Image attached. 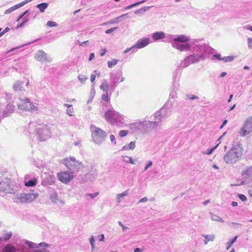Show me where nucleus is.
Here are the masks:
<instances>
[{
	"instance_id": "obj_35",
	"label": "nucleus",
	"mask_w": 252,
	"mask_h": 252,
	"mask_svg": "<svg viewBox=\"0 0 252 252\" xmlns=\"http://www.w3.org/2000/svg\"><path fill=\"white\" fill-rule=\"evenodd\" d=\"M146 1V0H142V1H139V2H136V3H134L132 4H131L129 6H127L126 7H125V10H128V9H130V8H132V7H134L140 4H141V3H143L144 2H145Z\"/></svg>"
},
{
	"instance_id": "obj_51",
	"label": "nucleus",
	"mask_w": 252,
	"mask_h": 252,
	"mask_svg": "<svg viewBox=\"0 0 252 252\" xmlns=\"http://www.w3.org/2000/svg\"><path fill=\"white\" fill-rule=\"evenodd\" d=\"M248 47L250 49H252V38H249L248 39Z\"/></svg>"
},
{
	"instance_id": "obj_50",
	"label": "nucleus",
	"mask_w": 252,
	"mask_h": 252,
	"mask_svg": "<svg viewBox=\"0 0 252 252\" xmlns=\"http://www.w3.org/2000/svg\"><path fill=\"white\" fill-rule=\"evenodd\" d=\"M101 98L104 101H107L108 100V92L104 93L101 96Z\"/></svg>"
},
{
	"instance_id": "obj_3",
	"label": "nucleus",
	"mask_w": 252,
	"mask_h": 252,
	"mask_svg": "<svg viewBox=\"0 0 252 252\" xmlns=\"http://www.w3.org/2000/svg\"><path fill=\"white\" fill-rule=\"evenodd\" d=\"M242 155V148L239 145H235L225 153L223 160L227 164H234L241 159Z\"/></svg>"
},
{
	"instance_id": "obj_22",
	"label": "nucleus",
	"mask_w": 252,
	"mask_h": 252,
	"mask_svg": "<svg viewBox=\"0 0 252 252\" xmlns=\"http://www.w3.org/2000/svg\"><path fill=\"white\" fill-rule=\"evenodd\" d=\"M128 13L124 14L120 16H119L111 21L108 22L109 24H114L118 23L119 21H121L123 20V18H127Z\"/></svg>"
},
{
	"instance_id": "obj_53",
	"label": "nucleus",
	"mask_w": 252,
	"mask_h": 252,
	"mask_svg": "<svg viewBox=\"0 0 252 252\" xmlns=\"http://www.w3.org/2000/svg\"><path fill=\"white\" fill-rule=\"evenodd\" d=\"M188 97L190 99H191V100H193V99H198L199 97L197 96V95H188Z\"/></svg>"
},
{
	"instance_id": "obj_7",
	"label": "nucleus",
	"mask_w": 252,
	"mask_h": 252,
	"mask_svg": "<svg viewBox=\"0 0 252 252\" xmlns=\"http://www.w3.org/2000/svg\"><path fill=\"white\" fill-rule=\"evenodd\" d=\"M13 201L17 203H28L35 200L38 196L37 193H15Z\"/></svg>"
},
{
	"instance_id": "obj_32",
	"label": "nucleus",
	"mask_w": 252,
	"mask_h": 252,
	"mask_svg": "<svg viewBox=\"0 0 252 252\" xmlns=\"http://www.w3.org/2000/svg\"><path fill=\"white\" fill-rule=\"evenodd\" d=\"M210 214L212 220L220 222H223V220L220 217L218 216L217 215H214L212 213H210Z\"/></svg>"
},
{
	"instance_id": "obj_40",
	"label": "nucleus",
	"mask_w": 252,
	"mask_h": 252,
	"mask_svg": "<svg viewBox=\"0 0 252 252\" xmlns=\"http://www.w3.org/2000/svg\"><path fill=\"white\" fill-rule=\"evenodd\" d=\"M233 56H227L222 58V60L224 62H231L234 60Z\"/></svg>"
},
{
	"instance_id": "obj_15",
	"label": "nucleus",
	"mask_w": 252,
	"mask_h": 252,
	"mask_svg": "<svg viewBox=\"0 0 252 252\" xmlns=\"http://www.w3.org/2000/svg\"><path fill=\"white\" fill-rule=\"evenodd\" d=\"M121 77V73L117 72L116 73L111 72L110 73V90L114 91L120 83L119 81Z\"/></svg>"
},
{
	"instance_id": "obj_11",
	"label": "nucleus",
	"mask_w": 252,
	"mask_h": 252,
	"mask_svg": "<svg viewBox=\"0 0 252 252\" xmlns=\"http://www.w3.org/2000/svg\"><path fill=\"white\" fill-rule=\"evenodd\" d=\"M170 105L169 104L164 105L158 111H157L155 114V119L158 121V123L159 122L163 121L166 117L169 116L171 114V111L170 109Z\"/></svg>"
},
{
	"instance_id": "obj_44",
	"label": "nucleus",
	"mask_w": 252,
	"mask_h": 252,
	"mask_svg": "<svg viewBox=\"0 0 252 252\" xmlns=\"http://www.w3.org/2000/svg\"><path fill=\"white\" fill-rule=\"evenodd\" d=\"M218 145V144L217 145H216L215 147H214V148H212L210 149H208L207 150V151L206 152L205 154L208 155H211L213 153V152L214 151V150L217 148Z\"/></svg>"
},
{
	"instance_id": "obj_59",
	"label": "nucleus",
	"mask_w": 252,
	"mask_h": 252,
	"mask_svg": "<svg viewBox=\"0 0 252 252\" xmlns=\"http://www.w3.org/2000/svg\"><path fill=\"white\" fill-rule=\"evenodd\" d=\"M95 78V75L94 74H92L90 76V79L92 83H93L94 81Z\"/></svg>"
},
{
	"instance_id": "obj_1",
	"label": "nucleus",
	"mask_w": 252,
	"mask_h": 252,
	"mask_svg": "<svg viewBox=\"0 0 252 252\" xmlns=\"http://www.w3.org/2000/svg\"><path fill=\"white\" fill-rule=\"evenodd\" d=\"M189 37L181 34L174 38L172 43V46L181 51L189 50L192 54L187 57L178 66L177 70H179L189 66L191 63H197L200 61L209 58L214 49L206 44H202L200 40L194 39L188 43L182 44L189 41Z\"/></svg>"
},
{
	"instance_id": "obj_26",
	"label": "nucleus",
	"mask_w": 252,
	"mask_h": 252,
	"mask_svg": "<svg viewBox=\"0 0 252 252\" xmlns=\"http://www.w3.org/2000/svg\"><path fill=\"white\" fill-rule=\"evenodd\" d=\"M202 236L205 238L204 244L207 245L209 241H213L215 239L214 235H202Z\"/></svg>"
},
{
	"instance_id": "obj_13",
	"label": "nucleus",
	"mask_w": 252,
	"mask_h": 252,
	"mask_svg": "<svg viewBox=\"0 0 252 252\" xmlns=\"http://www.w3.org/2000/svg\"><path fill=\"white\" fill-rule=\"evenodd\" d=\"M20 102L17 104L19 109L25 111H33L37 109V107L30 101L28 98H20Z\"/></svg>"
},
{
	"instance_id": "obj_64",
	"label": "nucleus",
	"mask_w": 252,
	"mask_h": 252,
	"mask_svg": "<svg viewBox=\"0 0 252 252\" xmlns=\"http://www.w3.org/2000/svg\"><path fill=\"white\" fill-rule=\"evenodd\" d=\"M134 252H142V250L140 248H137L134 249Z\"/></svg>"
},
{
	"instance_id": "obj_5",
	"label": "nucleus",
	"mask_w": 252,
	"mask_h": 252,
	"mask_svg": "<svg viewBox=\"0 0 252 252\" xmlns=\"http://www.w3.org/2000/svg\"><path fill=\"white\" fill-rule=\"evenodd\" d=\"M91 136L93 141L99 145L103 143L107 137V133L99 127L92 125L90 126Z\"/></svg>"
},
{
	"instance_id": "obj_16",
	"label": "nucleus",
	"mask_w": 252,
	"mask_h": 252,
	"mask_svg": "<svg viewBox=\"0 0 252 252\" xmlns=\"http://www.w3.org/2000/svg\"><path fill=\"white\" fill-rule=\"evenodd\" d=\"M242 175L245 179L243 183L244 184L245 182H247V180H250L249 181V186L252 187V166L246 167L242 172Z\"/></svg>"
},
{
	"instance_id": "obj_52",
	"label": "nucleus",
	"mask_w": 252,
	"mask_h": 252,
	"mask_svg": "<svg viewBox=\"0 0 252 252\" xmlns=\"http://www.w3.org/2000/svg\"><path fill=\"white\" fill-rule=\"evenodd\" d=\"M110 139L112 143L114 144L116 143V140L115 137L114 135H111L110 136Z\"/></svg>"
},
{
	"instance_id": "obj_47",
	"label": "nucleus",
	"mask_w": 252,
	"mask_h": 252,
	"mask_svg": "<svg viewBox=\"0 0 252 252\" xmlns=\"http://www.w3.org/2000/svg\"><path fill=\"white\" fill-rule=\"evenodd\" d=\"M152 165H153V162L151 160L149 161L145 165V167L144 168V171H146Z\"/></svg>"
},
{
	"instance_id": "obj_2",
	"label": "nucleus",
	"mask_w": 252,
	"mask_h": 252,
	"mask_svg": "<svg viewBox=\"0 0 252 252\" xmlns=\"http://www.w3.org/2000/svg\"><path fill=\"white\" fill-rule=\"evenodd\" d=\"M49 245L45 242L36 244L33 242L21 240L16 243V248L11 244H6L2 249V252H27V246L30 248H36L41 247H47Z\"/></svg>"
},
{
	"instance_id": "obj_63",
	"label": "nucleus",
	"mask_w": 252,
	"mask_h": 252,
	"mask_svg": "<svg viewBox=\"0 0 252 252\" xmlns=\"http://www.w3.org/2000/svg\"><path fill=\"white\" fill-rule=\"evenodd\" d=\"M94 57V53H91L90 55V57H89V60L90 61H92Z\"/></svg>"
},
{
	"instance_id": "obj_48",
	"label": "nucleus",
	"mask_w": 252,
	"mask_h": 252,
	"mask_svg": "<svg viewBox=\"0 0 252 252\" xmlns=\"http://www.w3.org/2000/svg\"><path fill=\"white\" fill-rule=\"evenodd\" d=\"M118 29V27L112 28L111 29H108L105 31V33L107 34H109L112 32L116 31Z\"/></svg>"
},
{
	"instance_id": "obj_12",
	"label": "nucleus",
	"mask_w": 252,
	"mask_h": 252,
	"mask_svg": "<svg viewBox=\"0 0 252 252\" xmlns=\"http://www.w3.org/2000/svg\"><path fill=\"white\" fill-rule=\"evenodd\" d=\"M150 43V40L148 38H143L137 41L134 45H132L131 47L126 48L124 53L126 54L130 51L131 53H135L138 49H141L145 47L148 45Z\"/></svg>"
},
{
	"instance_id": "obj_57",
	"label": "nucleus",
	"mask_w": 252,
	"mask_h": 252,
	"mask_svg": "<svg viewBox=\"0 0 252 252\" xmlns=\"http://www.w3.org/2000/svg\"><path fill=\"white\" fill-rule=\"evenodd\" d=\"M231 224L233 225L234 228H237L238 226H241L242 225L241 224L236 222H232Z\"/></svg>"
},
{
	"instance_id": "obj_10",
	"label": "nucleus",
	"mask_w": 252,
	"mask_h": 252,
	"mask_svg": "<svg viewBox=\"0 0 252 252\" xmlns=\"http://www.w3.org/2000/svg\"><path fill=\"white\" fill-rule=\"evenodd\" d=\"M36 131L37 137L40 141H45L50 137L51 131L47 125H39Z\"/></svg>"
},
{
	"instance_id": "obj_60",
	"label": "nucleus",
	"mask_w": 252,
	"mask_h": 252,
	"mask_svg": "<svg viewBox=\"0 0 252 252\" xmlns=\"http://www.w3.org/2000/svg\"><path fill=\"white\" fill-rule=\"evenodd\" d=\"M23 22H24L25 24H26L29 21V19L27 16H24V17H23Z\"/></svg>"
},
{
	"instance_id": "obj_18",
	"label": "nucleus",
	"mask_w": 252,
	"mask_h": 252,
	"mask_svg": "<svg viewBox=\"0 0 252 252\" xmlns=\"http://www.w3.org/2000/svg\"><path fill=\"white\" fill-rule=\"evenodd\" d=\"M34 58L37 61L41 63H50L51 59L42 50H38L35 54Z\"/></svg>"
},
{
	"instance_id": "obj_29",
	"label": "nucleus",
	"mask_w": 252,
	"mask_h": 252,
	"mask_svg": "<svg viewBox=\"0 0 252 252\" xmlns=\"http://www.w3.org/2000/svg\"><path fill=\"white\" fill-rule=\"evenodd\" d=\"M64 106L65 107H67V109H66V113L69 116L73 115V109L72 107V105L71 104H64Z\"/></svg>"
},
{
	"instance_id": "obj_62",
	"label": "nucleus",
	"mask_w": 252,
	"mask_h": 252,
	"mask_svg": "<svg viewBox=\"0 0 252 252\" xmlns=\"http://www.w3.org/2000/svg\"><path fill=\"white\" fill-rule=\"evenodd\" d=\"M106 52H107V50L106 49H103L101 50L100 56H104L105 54V53H106Z\"/></svg>"
},
{
	"instance_id": "obj_23",
	"label": "nucleus",
	"mask_w": 252,
	"mask_h": 252,
	"mask_svg": "<svg viewBox=\"0 0 252 252\" xmlns=\"http://www.w3.org/2000/svg\"><path fill=\"white\" fill-rule=\"evenodd\" d=\"M24 82L21 81H17L13 85V89L15 92H18L22 90Z\"/></svg>"
},
{
	"instance_id": "obj_17",
	"label": "nucleus",
	"mask_w": 252,
	"mask_h": 252,
	"mask_svg": "<svg viewBox=\"0 0 252 252\" xmlns=\"http://www.w3.org/2000/svg\"><path fill=\"white\" fill-rule=\"evenodd\" d=\"M73 174L68 171L61 172L58 174V178L61 182L67 184L73 178Z\"/></svg>"
},
{
	"instance_id": "obj_31",
	"label": "nucleus",
	"mask_w": 252,
	"mask_h": 252,
	"mask_svg": "<svg viewBox=\"0 0 252 252\" xmlns=\"http://www.w3.org/2000/svg\"><path fill=\"white\" fill-rule=\"evenodd\" d=\"M19 8H20L19 5H18V4H17L11 7L10 8L7 9V10H6L4 11V14H9L11 12H12V11H13L14 10L17 9Z\"/></svg>"
},
{
	"instance_id": "obj_61",
	"label": "nucleus",
	"mask_w": 252,
	"mask_h": 252,
	"mask_svg": "<svg viewBox=\"0 0 252 252\" xmlns=\"http://www.w3.org/2000/svg\"><path fill=\"white\" fill-rule=\"evenodd\" d=\"M120 73H121V77H120V80L119 81L120 82H122L125 80V78L123 76V73L121 71H120Z\"/></svg>"
},
{
	"instance_id": "obj_43",
	"label": "nucleus",
	"mask_w": 252,
	"mask_h": 252,
	"mask_svg": "<svg viewBox=\"0 0 252 252\" xmlns=\"http://www.w3.org/2000/svg\"><path fill=\"white\" fill-rule=\"evenodd\" d=\"M90 242L92 247V249L93 250L94 248V236H92L91 238L90 239Z\"/></svg>"
},
{
	"instance_id": "obj_33",
	"label": "nucleus",
	"mask_w": 252,
	"mask_h": 252,
	"mask_svg": "<svg viewBox=\"0 0 252 252\" xmlns=\"http://www.w3.org/2000/svg\"><path fill=\"white\" fill-rule=\"evenodd\" d=\"M30 248H29L27 246V252H50V251L46 248H42L37 250H34L33 251H31L30 250Z\"/></svg>"
},
{
	"instance_id": "obj_58",
	"label": "nucleus",
	"mask_w": 252,
	"mask_h": 252,
	"mask_svg": "<svg viewBox=\"0 0 252 252\" xmlns=\"http://www.w3.org/2000/svg\"><path fill=\"white\" fill-rule=\"evenodd\" d=\"M25 25L26 24L24 22H22L21 24H20L17 26L16 29H17L20 28H22L24 27Z\"/></svg>"
},
{
	"instance_id": "obj_37",
	"label": "nucleus",
	"mask_w": 252,
	"mask_h": 252,
	"mask_svg": "<svg viewBox=\"0 0 252 252\" xmlns=\"http://www.w3.org/2000/svg\"><path fill=\"white\" fill-rule=\"evenodd\" d=\"M98 194V192H96L94 193H86L85 196L86 199L89 200V197H90L91 199H94V197H96Z\"/></svg>"
},
{
	"instance_id": "obj_41",
	"label": "nucleus",
	"mask_w": 252,
	"mask_h": 252,
	"mask_svg": "<svg viewBox=\"0 0 252 252\" xmlns=\"http://www.w3.org/2000/svg\"><path fill=\"white\" fill-rule=\"evenodd\" d=\"M46 25L50 27H54L57 26V24L55 22L49 21L47 22Z\"/></svg>"
},
{
	"instance_id": "obj_30",
	"label": "nucleus",
	"mask_w": 252,
	"mask_h": 252,
	"mask_svg": "<svg viewBox=\"0 0 252 252\" xmlns=\"http://www.w3.org/2000/svg\"><path fill=\"white\" fill-rule=\"evenodd\" d=\"M150 8V7L149 6H144L139 9L135 10L134 13L135 14L138 15L140 13H143L144 12L148 11Z\"/></svg>"
},
{
	"instance_id": "obj_4",
	"label": "nucleus",
	"mask_w": 252,
	"mask_h": 252,
	"mask_svg": "<svg viewBox=\"0 0 252 252\" xmlns=\"http://www.w3.org/2000/svg\"><path fill=\"white\" fill-rule=\"evenodd\" d=\"M107 122L113 125L122 126L124 124V116L114 109H109L105 113Z\"/></svg>"
},
{
	"instance_id": "obj_34",
	"label": "nucleus",
	"mask_w": 252,
	"mask_h": 252,
	"mask_svg": "<svg viewBox=\"0 0 252 252\" xmlns=\"http://www.w3.org/2000/svg\"><path fill=\"white\" fill-rule=\"evenodd\" d=\"M118 61L119 60L117 59H113L111 61H108L107 64L108 67L112 68L117 63Z\"/></svg>"
},
{
	"instance_id": "obj_8",
	"label": "nucleus",
	"mask_w": 252,
	"mask_h": 252,
	"mask_svg": "<svg viewBox=\"0 0 252 252\" xmlns=\"http://www.w3.org/2000/svg\"><path fill=\"white\" fill-rule=\"evenodd\" d=\"M63 164L66 166L68 172L72 174L77 172L81 167V163L73 157L64 158Z\"/></svg>"
},
{
	"instance_id": "obj_28",
	"label": "nucleus",
	"mask_w": 252,
	"mask_h": 252,
	"mask_svg": "<svg viewBox=\"0 0 252 252\" xmlns=\"http://www.w3.org/2000/svg\"><path fill=\"white\" fill-rule=\"evenodd\" d=\"M48 4L47 3L43 2L39 3L36 5L37 8H38L40 12H44L45 9L47 8Z\"/></svg>"
},
{
	"instance_id": "obj_54",
	"label": "nucleus",
	"mask_w": 252,
	"mask_h": 252,
	"mask_svg": "<svg viewBox=\"0 0 252 252\" xmlns=\"http://www.w3.org/2000/svg\"><path fill=\"white\" fill-rule=\"evenodd\" d=\"M214 57L216 58L218 60H222V58H221V55L220 54H215L213 56Z\"/></svg>"
},
{
	"instance_id": "obj_45",
	"label": "nucleus",
	"mask_w": 252,
	"mask_h": 252,
	"mask_svg": "<svg viewBox=\"0 0 252 252\" xmlns=\"http://www.w3.org/2000/svg\"><path fill=\"white\" fill-rule=\"evenodd\" d=\"M127 133L128 132H127V130H121L119 132V136L121 137H124L127 135Z\"/></svg>"
},
{
	"instance_id": "obj_27",
	"label": "nucleus",
	"mask_w": 252,
	"mask_h": 252,
	"mask_svg": "<svg viewBox=\"0 0 252 252\" xmlns=\"http://www.w3.org/2000/svg\"><path fill=\"white\" fill-rule=\"evenodd\" d=\"M37 183V179L36 178H32L29 181L25 182V185L26 187H33L35 186Z\"/></svg>"
},
{
	"instance_id": "obj_38",
	"label": "nucleus",
	"mask_w": 252,
	"mask_h": 252,
	"mask_svg": "<svg viewBox=\"0 0 252 252\" xmlns=\"http://www.w3.org/2000/svg\"><path fill=\"white\" fill-rule=\"evenodd\" d=\"M12 236V232L11 231L5 233L2 238V241H6L8 240Z\"/></svg>"
},
{
	"instance_id": "obj_24",
	"label": "nucleus",
	"mask_w": 252,
	"mask_h": 252,
	"mask_svg": "<svg viewBox=\"0 0 252 252\" xmlns=\"http://www.w3.org/2000/svg\"><path fill=\"white\" fill-rule=\"evenodd\" d=\"M100 89L102 90L104 93L108 92L109 89H110V87L106 80L103 81L102 84L100 86Z\"/></svg>"
},
{
	"instance_id": "obj_46",
	"label": "nucleus",
	"mask_w": 252,
	"mask_h": 252,
	"mask_svg": "<svg viewBox=\"0 0 252 252\" xmlns=\"http://www.w3.org/2000/svg\"><path fill=\"white\" fill-rule=\"evenodd\" d=\"M238 197L242 201H246L247 200V197L244 194H239Z\"/></svg>"
},
{
	"instance_id": "obj_6",
	"label": "nucleus",
	"mask_w": 252,
	"mask_h": 252,
	"mask_svg": "<svg viewBox=\"0 0 252 252\" xmlns=\"http://www.w3.org/2000/svg\"><path fill=\"white\" fill-rule=\"evenodd\" d=\"M158 126V122L157 121H145L142 122H138L131 124V127L134 130H140L141 131H146L151 127L153 128Z\"/></svg>"
},
{
	"instance_id": "obj_42",
	"label": "nucleus",
	"mask_w": 252,
	"mask_h": 252,
	"mask_svg": "<svg viewBox=\"0 0 252 252\" xmlns=\"http://www.w3.org/2000/svg\"><path fill=\"white\" fill-rule=\"evenodd\" d=\"M128 194V190H126V191H125L124 192H123V193H119V194H117V197L122 198V197H123L124 196H127Z\"/></svg>"
},
{
	"instance_id": "obj_14",
	"label": "nucleus",
	"mask_w": 252,
	"mask_h": 252,
	"mask_svg": "<svg viewBox=\"0 0 252 252\" xmlns=\"http://www.w3.org/2000/svg\"><path fill=\"white\" fill-rule=\"evenodd\" d=\"M252 132V117L248 118L244 123V126L239 131V134L242 136H245Z\"/></svg>"
},
{
	"instance_id": "obj_39",
	"label": "nucleus",
	"mask_w": 252,
	"mask_h": 252,
	"mask_svg": "<svg viewBox=\"0 0 252 252\" xmlns=\"http://www.w3.org/2000/svg\"><path fill=\"white\" fill-rule=\"evenodd\" d=\"M78 78L81 83L85 82V81L88 79L86 76L82 74H79L78 76Z\"/></svg>"
},
{
	"instance_id": "obj_19",
	"label": "nucleus",
	"mask_w": 252,
	"mask_h": 252,
	"mask_svg": "<svg viewBox=\"0 0 252 252\" xmlns=\"http://www.w3.org/2000/svg\"><path fill=\"white\" fill-rule=\"evenodd\" d=\"M14 109L15 106L12 103H8L2 112V117L5 118L8 117L9 114L14 112Z\"/></svg>"
},
{
	"instance_id": "obj_36",
	"label": "nucleus",
	"mask_w": 252,
	"mask_h": 252,
	"mask_svg": "<svg viewBox=\"0 0 252 252\" xmlns=\"http://www.w3.org/2000/svg\"><path fill=\"white\" fill-rule=\"evenodd\" d=\"M237 237V236H236L234 238H233L231 240L227 242V250H228L231 247L232 245L236 241Z\"/></svg>"
},
{
	"instance_id": "obj_56",
	"label": "nucleus",
	"mask_w": 252,
	"mask_h": 252,
	"mask_svg": "<svg viewBox=\"0 0 252 252\" xmlns=\"http://www.w3.org/2000/svg\"><path fill=\"white\" fill-rule=\"evenodd\" d=\"M148 200V198L147 197H144L139 200V201H138V203L145 202L147 201Z\"/></svg>"
},
{
	"instance_id": "obj_55",
	"label": "nucleus",
	"mask_w": 252,
	"mask_h": 252,
	"mask_svg": "<svg viewBox=\"0 0 252 252\" xmlns=\"http://www.w3.org/2000/svg\"><path fill=\"white\" fill-rule=\"evenodd\" d=\"M126 157L129 159V161H126V162H129L132 164H135V162L132 158L128 157Z\"/></svg>"
},
{
	"instance_id": "obj_25",
	"label": "nucleus",
	"mask_w": 252,
	"mask_h": 252,
	"mask_svg": "<svg viewBox=\"0 0 252 252\" xmlns=\"http://www.w3.org/2000/svg\"><path fill=\"white\" fill-rule=\"evenodd\" d=\"M135 147V142L132 141L130 142L128 145L123 146L122 148V150H133Z\"/></svg>"
},
{
	"instance_id": "obj_20",
	"label": "nucleus",
	"mask_w": 252,
	"mask_h": 252,
	"mask_svg": "<svg viewBox=\"0 0 252 252\" xmlns=\"http://www.w3.org/2000/svg\"><path fill=\"white\" fill-rule=\"evenodd\" d=\"M49 198L52 202L53 203L58 204V203L59 202L60 204L62 205H63L65 204L64 201L59 199L58 194L56 191H54L52 193H51L50 194Z\"/></svg>"
},
{
	"instance_id": "obj_49",
	"label": "nucleus",
	"mask_w": 252,
	"mask_h": 252,
	"mask_svg": "<svg viewBox=\"0 0 252 252\" xmlns=\"http://www.w3.org/2000/svg\"><path fill=\"white\" fill-rule=\"evenodd\" d=\"M32 0H25L19 3H18V5H19L20 8L24 6L25 4H27V3L31 1Z\"/></svg>"
},
{
	"instance_id": "obj_21",
	"label": "nucleus",
	"mask_w": 252,
	"mask_h": 252,
	"mask_svg": "<svg viewBox=\"0 0 252 252\" xmlns=\"http://www.w3.org/2000/svg\"><path fill=\"white\" fill-rule=\"evenodd\" d=\"M166 34L163 32H155L152 34V37L155 41H158L159 39L165 38Z\"/></svg>"
},
{
	"instance_id": "obj_9",
	"label": "nucleus",
	"mask_w": 252,
	"mask_h": 252,
	"mask_svg": "<svg viewBox=\"0 0 252 252\" xmlns=\"http://www.w3.org/2000/svg\"><path fill=\"white\" fill-rule=\"evenodd\" d=\"M0 190L6 193L15 194L17 190L14 188L11 181L8 178L2 177L0 178Z\"/></svg>"
}]
</instances>
